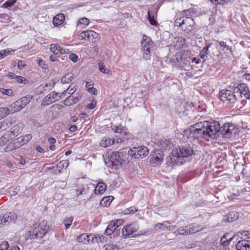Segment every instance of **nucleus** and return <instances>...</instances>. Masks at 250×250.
<instances>
[{
  "label": "nucleus",
  "mask_w": 250,
  "mask_h": 250,
  "mask_svg": "<svg viewBox=\"0 0 250 250\" xmlns=\"http://www.w3.org/2000/svg\"><path fill=\"white\" fill-rule=\"evenodd\" d=\"M138 209L135 207H130L128 208L125 209L123 211V213L125 214H133L136 211H137Z\"/></svg>",
  "instance_id": "45"
},
{
  "label": "nucleus",
  "mask_w": 250,
  "mask_h": 250,
  "mask_svg": "<svg viewBox=\"0 0 250 250\" xmlns=\"http://www.w3.org/2000/svg\"><path fill=\"white\" fill-rule=\"evenodd\" d=\"M56 97V94L55 91L51 92L46 95L42 102L41 105L42 106H48L55 101H57Z\"/></svg>",
  "instance_id": "14"
},
{
  "label": "nucleus",
  "mask_w": 250,
  "mask_h": 250,
  "mask_svg": "<svg viewBox=\"0 0 250 250\" xmlns=\"http://www.w3.org/2000/svg\"><path fill=\"white\" fill-rule=\"evenodd\" d=\"M190 228L188 226L185 227H181L177 229V232L179 235H187L190 234V230H188Z\"/></svg>",
  "instance_id": "34"
},
{
  "label": "nucleus",
  "mask_w": 250,
  "mask_h": 250,
  "mask_svg": "<svg viewBox=\"0 0 250 250\" xmlns=\"http://www.w3.org/2000/svg\"><path fill=\"white\" fill-rule=\"evenodd\" d=\"M65 20V17L63 14L60 13L55 16L53 20V23L55 26H58L61 25Z\"/></svg>",
  "instance_id": "21"
},
{
  "label": "nucleus",
  "mask_w": 250,
  "mask_h": 250,
  "mask_svg": "<svg viewBox=\"0 0 250 250\" xmlns=\"http://www.w3.org/2000/svg\"><path fill=\"white\" fill-rule=\"evenodd\" d=\"M30 96H24L9 106L11 114L18 112L23 109L30 101Z\"/></svg>",
  "instance_id": "6"
},
{
  "label": "nucleus",
  "mask_w": 250,
  "mask_h": 250,
  "mask_svg": "<svg viewBox=\"0 0 250 250\" xmlns=\"http://www.w3.org/2000/svg\"><path fill=\"white\" fill-rule=\"evenodd\" d=\"M235 90H236L237 91H240L241 93L244 95L245 98L248 99L250 98V92L246 84L241 83L239 84L237 87H235Z\"/></svg>",
  "instance_id": "17"
},
{
  "label": "nucleus",
  "mask_w": 250,
  "mask_h": 250,
  "mask_svg": "<svg viewBox=\"0 0 250 250\" xmlns=\"http://www.w3.org/2000/svg\"><path fill=\"white\" fill-rule=\"evenodd\" d=\"M112 199V196L104 197L101 200L100 204L103 206H107L109 205Z\"/></svg>",
  "instance_id": "37"
},
{
  "label": "nucleus",
  "mask_w": 250,
  "mask_h": 250,
  "mask_svg": "<svg viewBox=\"0 0 250 250\" xmlns=\"http://www.w3.org/2000/svg\"><path fill=\"white\" fill-rule=\"evenodd\" d=\"M68 166L69 162L68 160H62L57 164L56 165V168L57 169L58 172H61L64 168L67 167Z\"/></svg>",
  "instance_id": "27"
},
{
  "label": "nucleus",
  "mask_w": 250,
  "mask_h": 250,
  "mask_svg": "<svg viewBox=\"0 0 250 250\" xmlns=\"http://www.w3.org/2000/svg\"><path fill=\"white\" fill-rule=\"evenodd\" d=\"M8 226L4 215H0V228Z\"/></svg>",
  "instance_id": "55"
},
{
  "label": "nucleus",
  "mask_w": 250,
  "mask_h": 250,
  "mask_svg": "<svg viewBox=\"0 0 250 250\" xmlns=\"http://www.w3.org/2000/svg\"><path fill=\"white\" fill-rule=\"evenodd\" d=\"M217 42L219 43V45L223 47L222 50L225 51V50H229L231 53H232V48L229 46L228 45H227L226 43L223 41L219 42L218 41H216Z\"/></svg>",
  "instance_id": "44"
},
{
  "label": "nucleus",
  "mask_w": 250,
  "mask_h": 250,
  "mask_svg": "<svg viewBox=\"0 0 250 250\" xmlns=\"http://www.w3.org/2000/svg\"><path fill=\"white\" fill-rule=\"evenodd\" d=\"M74 88V87L73 88H71V89L68 88L66 91H64L61 94H60V93H57L55 92V93L56 94V98H57V101L60 99V98H63L66 95V93H68L69 94L72 95L75 91H73V89Z\"/></svg>",
  "instance_id": "35"
},
{
  "label": "nucleus",
  "mask_w": 250,
  "mask_h": 250,
  "mask_svg": "<svg viewBox=\"0 0 250 250\" xmlns=\"http://www.w3.org/2000/svg\"><path fill=\"white\" fill-rule=\"evenodd\" d=\"M185 19V17L181 15L180 18H176L175 21V25L176 26H179L181 27L182 24H183V23H184Z\"/></svg>",
  "instance_id": "47"
},
{
  "label": "nucleus",
  "mask_w": 250,
  "mask_h": 250,
  "mask_svg": "<svg viewBox=\"0 0 250 250\" xmlns=\"http://www.w3.org/2000/svg\"><path fill=\"white\" fill-rule=\"evenodd\" d=\"M212 122H215L218 124L216 131L214 133V138L216 136H221L224 138H229L233 133H235L234 131L235 128L234 125L230 123H227L224 124L220 127V124L218 122L216 121H212Z\"/></svg>",
  "instance_id": "4"
},
{
  "label": "nucleus",
  "mask_w": 250,
  "mask_h": 250,
  "mask_svg": "<svg viewBox=\"0 0 250 250\" xmlns=\"http://www.w3.org/2000/svg\"><path fill=\"white\" fill-rule=\"evenodd\" d=\"M174 152L175 151H173L171 154L167 157L166 159L167 163L169 166L180 165L185 162V161H182L177 154H174Z\"/></svg>",
  "instance_id": "11"
},
{
  "label": "nucleus",
  "mask_w": 250,
  "mask_h": 250,
  "mask_svg": "<svg viewBox=\"0 0 250 250\" xmlns=\"http://www.w3.org/2000/svg\"><path fill=\"white\" fill-rule=\"evenodd\" d=\"M16 80L17 83H26L27 82H28V81L27 79L20 76H17Z\"/></svg>",
  "instance_id": "56"
},
{
  "label": "nucleus",
  "mask_w": 250,
  "mask_h": 250,
  "mask_svg": "<svg viewBox=\"0 0 250 250\" xmlns=\"http://www.w3.org/2000/svg\"><path fill=\"white\" fill-rule=\"evenodd\" d=\"M190 66V57H184L181 61V65H180L181 68L187 70Z\"/></svg>",
  "instance_id": "26"
},
{
  "label": "nucleus",
  "mask_w": 250,
  "mask_h": 250,
  "mask_svg": "<svg viewBox=\"0 0 250 250\" xmlns=\"http://www.w3.org/2000/svg\"><path fill=\"white\" fill-rule=\"evenodd\" d=\"M60 46L56 44H52L50 45V50L54 54L59 53Z\"/></svg>",
  "instance_id": "48"
},
{
  "label": "nucleus",
  "mask_w": 250,
  "mask_h": 250,
  "mask_svg": "<svg viewBox=\"0 0 250 250\" xmlns=\"http://www.w3.org/2000/svg\"><path fill=\"white\" fill-rule=\"evenodd\" d=\"M69 59L75 62L77 61L78 56L75 54H71L69 57Z\"/></svg>",
  "instance_id": "61"
},
{
  "label": "nucleus",
  "mask_w": 250,
  "mask_h": 250,
  "mask_svg": "<svg viewBox=\"0 0 250 250\" xmlns=\"http://www.w3.org/2000/svg\"><path fill=\"white\" fill-rule=\"evenodd\" d=\"M10 113L11 112L9 107H0V118H3Z\"/></svg>",
  "instance_id": "39"
},
{
  "label": "nucleus",
  "mask_w": 250,
  "mask_h": 250,
  "mask_svg": "<svg viewBox=\"0 0 250 250\" xmlns=\"http://www.w3.org/2000/svg\"><path fill=\"white\" fill-rule=\"evenodd\" d=\"M211 44L210 43H206V46L202 49V50L200 51L199 54V56L200 58L203 60V62L205 61V57L208 54V52L209 48L210 47Z\"/></svg>",
  "instance_id": "32"
},
{
  "label": "nucleus",
  "mask_w": 250,
  "mask_h": 250,
  "mask_svg": "<svg viewBox=\"0 0 250 250\" xmlns=\"http://www.w3.org/2000/svg\"><path fill=\"white\" fill-rule=\"evenodd\" d=\"M15 50L14 49H11L10 50L9 48L0 50V57H1V58H3L7 56L11 52H15Z\"/></svg>",
  "instance_id": "46"
},
{
  "label": "nucleus",
  "mask_w": 250,
  "mask_h": 250,
  "mask_svg": "<svg viewBox=\"0 0 250 250\" xmlns=\"http://www.w3.org/2000/svg\"><path fill=\"white\" fill-rule=\"evenodd\" d=\"M94 188V185L90 183L86 184H82L81 187L79 188V195L85 194L86 195V197L88 199L90 198V194L93 191Z\"/></svg>",
  "instance_id": "12"
},
{
  "label": "nucleus",
  "mask_w": 250,
  "mask_h": 250,
  "mask_svg": "<svg viewBox=\"0 0 250 250\" xmlns=\"http://www.w3.org/2000/svg\"><path fill=\"white\" fill-rule=\"evenodd\" d=\"M0 92L3 94L9 96L13 95V91L12 89H7L4 88H1Z\"/></svg>",
  "instance_id": "49"
},
{
  "label": "nucleus",
  "mask_w": 250,
  "mask_h": 250,
  "mask_svg": "<svg viewBox=\"0 0 250 250\" xmlns=\"http://www.w3.org/2000/svg\"><path fill=\"white\" fill-rule=\"evenodd\" d=\"M114 229L110 228L109 226H107L106 229L105 230L104 233L107 235H110L113 233Z\"/></svg>",
  "instance_id": "62"
},
{
  "label": "nucleus",
  "mask_w": 250,
  "mask_h": 250,
  "mask_svg": "<svg viewBox=\"0 0 250 250\" xmlns=\"http://www.w3.org/2000/svg\"><path fill=\"white\" fill-rule=\"evenodd\" d=\"M18 148L19 147L18 146L17 144L16 143L15 140H14L5 147L4 151L6 152H8Z\"/></svg>",
  "instance_id": "33"
},
{
  "label": "nucleus",
  "mask_w": 250,
  "mask_h": 250,
  "mask_svg": "<svg viewBox=\"0 0 250 250\" xmlns=\"http://www.w3.org/2000/svg\"><path fill=\"white\" fill-rule=\"evenodd\" d=\"M69 53V50L66 48H62L60 46L59 53L60 54H68Z\"/></svg>",
  "instance_id": "64"
},
{
  "label": "nucleus",
  "mask_w": 250,
  "mask_h": 250,
  "mask_svg": "<svg viewBox=\"0 0 250 250\" xmlns=\"http://www.w3.org/2000/svg\"><path fill=\"white\" fill-rule=\"evenodd\" d=\"M107 186L103 182L99 183L96 187H94V194L96 195L102 194L106 190Z\"/></svg>",
  "instance_id": "20"
},
{
  "label": "nucleus",
  "mask_w": 250,
  "mask_h": 250,
  "mask_svg": "<svg viewBox=\"0 0 250 250\" xmlns=\"http://www.w3.org/2000/svg\"><path fill=\"white\" fill-rule=\"evenodd\" d=\"M17 1V0H8L1 6V7L9 9L13 6Z\"/></svg>",
  "instance_id": "41"
},
{
  "label": "nucleus",
  "mask_w": 250,
  "mask_h": 250,
  "mask_svg": "<svg viewBox=\"0 0 250 250\" xmlns=\"http://www.w3.org/2000/svg\"><path fill=\"white\" fill-rule=\"evenodd\" d=\"M49 226L47 221L43 220L39 224L36 223L33 225L32 231H29L25 234L26 239L42 238L48 232Z\"/></svg>",
  "instance_id": "2"
},
{
  "label": "nucleus",
  "mask_w": 250,
  "mask_h": 250,
  "mask_svg": "<svg viewBox=\"0 0 250 250\" xmlns=\"http://www.w3.org/2000/svg\"><path fill=\"white\" fill-rule=\"evenodd\" d=\"M225 221L229 222H232L236 220L239 217V214L236 211H230L227 215L225 216Z\"/></svg>",
  "instance_id": "22"
},
{
  "label": "nucleus",
  "mask_w": 250,
  "mask_h": 250,
  "mask_svg": "<svg viewBox=\"0 0 250 250\" xmlns=\"http://www.w3.org/2000/svg\"><path fill=\"white\" fill-rule=\"evenodd\" d=\"M74 79L73 74L68 73L62 77L61 82L62 83H69Z\"/></svg>",
  "instance_id": "30"
},
{
  "label": "nucleus",
  "mask_w": 250,
  "mask_h": 250,
  "mask_svg": "<svg viewBox=\"0 0 250 250\" xmlns=\"http://www.w3.org/2000/svg\"><path fill=\"white\" fill-rule=\"evenodd\" d=\"M174 40L176 41V45L178 47H181L185 44L186 40L182 37L175 38Z\"/></svg>",
  "instance_id": "43"
},
{
  "label": "nucleus",
  "mask_w": 250,
  "mask_h": 250,
  "mask_svg": "<svg viewBox=\"0 0 250 250\" xmlns=\"http://www.w3.org/2000/svg\"><path fill=\"white\" fill-rule=\"evenodd\" d=\"M110 228L114 229V231H115L116 229L118 228V225L115 223V222L114 221H111L110 224L108 225Z\"/></svg>",
  "instance_id": "60"
},
{
  "label": "nucleus",
  "mask_w": 250,
  "mask_h": 250,
  "mask_svg": "<svg viewBox=\"0 0 250 250\" xmlns=\"http://www.w3.org/2000/svg\"><path fill=\"white\" fill-rule=\"evenodd\" d=\"M148 152V149L146 146H142L133 147L128 151V154L134 158L139 159L146 157Z\"/></svg>",
  "instance_id": "9"
},
{
  "label": "nucleus",
  "mask_w": 250,
  "mask_h": 250,
  "mask_svg": "<svg viewBox=\"0 0 250 250\" xmlns=\"http://www.w3.org/2000/svg\"><path fill=\"white\" fill-rule=\"evenodd\" d=\"M73 221V218L70 217L64 220L63 223L64 224L66 229H67L71 226Z\"/></svg>",
  "instance_id": "53"
},
{
  "label": "nucleus",
  "mask_w": 250,
  "mask_h": 250,
  "mask_svg": "<svg viewBox=\"0 0 250 250\" xmlns=\"http://www.w3.org/2000/svg\"><path fill=\"white\" fill-rule=\"evenodd\" d=\"M138 227L132 224L127 225L125 226L122 229L123 236L125 237L129 236L133 233L137 231Z\"/></svg>",
  "instance_id": "15"
},
{
  "label": "nucleus",
  "mask_w": 250,
  "mask_h": 250,
  "mask_svg": "<svg viewBox=\"0 0 250 250\" xmlns=\"http://www.w3.org/2000/svg\"><path fill=\"white\" fill-rule=\"evenodd\" d=\"M94 238V235L92 234H87L83 233L79 236V243H81L84 244H88L90 242H93Z\"/></svg>",
  "instance_id": "18"
},
{
  "label": "nucleus",
  "mask_w": 250,
  "mask_h": 250,
  "mask_svg": "<svg viewBox=\"0 0 250 250\" xmlns=\"http://www.w3.org/2000/svg\"><path fill=\"white\" fill-rule=\"evenodd\" d=\"M236 249L237 250H250V240L238 241L236 244Z\"/></svg>",
  "instance_id": "19"
},
{
  "label": "nucleus",
  "mask_w": 250,
  "mask_h": 250,
  "mask_svg": "<svg viewBox=\"0 0 250 250\" xmlns=\"http://www.w3.org/2000/svg\"><path fill=\"white\" fill-rule=\"evenodd\" d=\"M164 159L163 152L161 149H157L150 154V164L153 167L160 165Z\"/></svg>",
  "instance_id": "8"
},
{
  "label": "nucleus",
  "mask_w": 250,
  "mask_h": 250,
  "mask_svg": "<svg viewBox=\"0 0 250 250\" xmlns=\"http://www.w3.org/2000/svg\"><path fill=\"white\" fill-rule=\"evenodd\" d=\"M228 234H226V235H224L221 239L220 242L221 244L223 247H226L228 246L229 244V243L232 241V240L233 239L234 237H232L229 239H227V237Z\"/></svg>",
  "instance_id": "36"
},
{
  "label": "nucleus",
  "mask_w": 250,
  "mask_h": 250,
  "mask_svg": "<svg viewBox=\"0 0 250 250\" xmlns=\"http://www.w3.org/2000/svg\"><path fill=\"white\" fill-rule=\"evenodd\" d=\"M183 59V56L182 53L178 52L176 55L172 59V62H174V65L176 66H180L181 65V61Z\"/></svg>",
  "instance_id": "29"
},
{
  "label": "nucleus",
  "mask_w": 250,
  "mask_h": 250,
  "mask_svg": "<svg viewBox=\"0 0 250 250\" xmlns=\"http://www.w3.org/2000/svg\"><path fill=\"white\" fill-rule=\"evenodd\" d=\"M99 66V70L103 73L105 74H111V71L109 70L106 68L105 67V65H104V63L102 62H100L98 63Z\"/></svg>",
  "instance_id": "38"
},
{
  "label": "nucleus",
  "mask_w": 250,
  "mask_h": 250,
  "mask_svg": "<svg viewBox=\"0 0 250 250\" xmlns=\"http://www.w3.org/2000/svg\"><path fill=\"white\" fill-rule=\"evenodd\" d=\"M147 15V18L150 22V23L152 25H156L157 23V21L154 19L153 17H151L149 10L148 11Z\"/></svg>",
  "instance_id": "52"
},
{
  "label": "nucleus",
  "mask_w": 250,
  "mask_h": 250,
  "mask_svg": "<svg viewBox=\"0 0 250 250\" xmlns=\"http://www.w3.org/2000/svg\"><path fill=\"white\" fill-rule=\"evenodd\" d=\"M114 139H111L108 137H104L101 140L100 145L101 146L106 147L114 144Z\"/></svg>",
  "instance_id": "24"
},
{
  "label": "nucleus",
  "mask_w": 250,
  "mask_h": 250,
  "mask_svg": "<svg viewBox=\"0 0 250 250\" xmlns=\"http://www.w3.org/2000/svg\"><path fill=\"white\" fill-rule=\"evenodd\" d=\"M89 23V21L87 18H82L79 19V27L82 28L86 27Z\"/></svg>",
  "instance_id": "40"
},
{
  "label": "nucleus",
  "mask_w": 250,
  "mask_h": 250,
  "mask_svg": "<svg viewBox=\"0 0 250 250\" xmlns=\"http://www.w3.org/2000/svg\"><path fill=\"white\" fill-rule=\"evenodd\" d=\"M94 32L92 30L84 31L79 34V40L88 41L91 36H93Z\"/></svg>",
  "instance_id": "23"
},
{
  "label": "nucleus",
  "mask_w": 250,
  "mask_h": 250,
  "mask_svg": "<svg viewBox=\"0 0 250 250\" xmlns=\"http://www.w3.org/2000/svg\"><path fill=\"white\" fill-rule=\"evenodd\" d=\"M87 90L91 94H92L93 95H97V89L93 87V86L92 87H88Z\"/></svg>",
  "instance_id": "59"
},
{
  "label": "nucleus",
  "mask_w": 250,
  "mask_h": 250,
  "mask_svg": "<svg viewBox=\"0 0 250 250\" xmlns=\"http://www.w3.org/2000/svg\"><path fill=\"white\" fill-rule=\"evenodd\" d=\"M6 222L8 225L10 223H14L17 219V215L13 212H8L4 214Z\"/></svg>",
  "instance_id": "25"
},
{
  "label": "nucleus",
  "mask_w": 250,
  "mask_h": 250,
  "mask_svg": "<svg viewBox=\"0 0 250 250\" xmlns=\"http://www.w3.org/2000/svg\"><path fill=\"white\" fill-rule=\"evenodd\" d=\"M192 13L193 12L191 10L188 9L183 11L182 13H181V15L185 17H190L192 16Z\"/></svg>",
  "instance_id": "54"
},
{
  "label": "nucleus",
  "mask_w": 250,
  "mask_h": 250,
  "mask_svg": "<svg viewBox=\"0 0 250 250\" xmlns=\"http://www.w3.org/2000/svg\"><path fill=\"white\" fill-rule=\"evenodd\" d=\"M126 158L123 152H114L109 157V162L107 163V166L113 169H118L122 164L126 163Z\"/></svg>",
  "instance_id": "3"
},
{
  "label": "nucleus",
  "mask_w": 250,
  "mask_h": 250,
  "mask_svg": "<svg viewBox=\"0 0 250 250\" xmlns=\"http://www.w3.org/2000/svg\"><path fill=\"white\" fill-rule=\"evenodd\" d=\"M26 65L25 62L23 61H19L18 62V67L19 69H22Z\"/></svg>",
  "instance_id": "58"
},
{
  "label": "nucleus",
  "mask_w": 250,
  "mask_h": 250,
  "mask_svg": "<svg viewBox=\"0 0 250 250\" xmlns=\"http://www.w3.org/2000/svg\"><path fill=\"white\" fill-rule=\"evenodd\" d=\"M9 248V244L7 242L3 241L0 245V250H7Z\"/></svg>",
  "instance_id": "57"
},
{
  "label": "nucleus",
  "mask_w": 250,
  "mask_h": 250,
  "mask_svg": "<svg viewBox=\"0 0 250 250\" xmlns=\"http://www.w3.org/2000/svg\"><path fill=\"white\" fill-rule=\"evenodd\" d=\"M78 102V98L74 96H69L64 101V104L66 105H71V104L77 103Z\"/></svg>",
  "instance_id": "28"
},
{
  "label": "nucleus",
  "mask_w": 250,
  "mask_h": 250,
  "mask_svg": "<svg viewBox=\"0 0 250 250\" xmlns=\"http://www.w3.org/2000/svg\"><path fill=\"white\" fill-rule=\"evenodd\" d=\"M166 224H169L167 222H165L164 223H158L155 226V229L156 230L160 229L165 230L166 229H168L169 230H172L174 227L172 226H169L168 227L167 226Z\"/></svg>",
  "instance_id": "31"
},
{
  "label": "nucleus",
  "mask_w": 250,
  "mask_h": 250,
  "mask_svg": "<svg viewBox=\"0 0 250 250\" xmlns=\"http://www.w3.org/2000/svg\"><path fill=\"white\" fill-rule=\"evenodd\" d=\"M175 151L174 154H177L182 161H185V158L191 156L193 152V148L191 145L182 146Z\"/></svg>",
  "instance_id": "7"
},
{
  "label": "nucleus",
  "mask_w": 250,
  "mask_h": 250,
  "mask_svg": "<svg viewBox=\"0 0 250 250\" xmlns=\"http://www.w3.org/2000/svg\"><path fill=\"white\" fill-rule=\"evenodd\" d=\"M188 227L190 228V229H188L190 230V234L195 233L200 231L202 229L199 226L194 224L189 225Z\"/></svg>",
  "instance_id": "42"
},
{
  "label": "nucleus",
  "mask_w": 250,
  "mask_h": 250,
  "mask_svg": "<svg viewBox=\"0 0 250 250\" xmlns=\"http://www.w3.org/2000/svg\"><path fill=\"white\" fill-rule=\"evenodd\" d=\"M141 44L143 58L146 60L149 59L150 58V50L154 46L153 42L149 37L144 35L141 41Z\"/></svg>",
  "instance_id": "5"
},
{
  "label": "nucleus",
  "mask_w": 250,
  "mask_h": 250,
  "mask_svg": "<svg viewBox=\"0 0 250 250\" xmlns=\"http://www.w3.org/2000/svg\"><path fill=\"white\" fill-rule=\"evenodd\" d=\"M111 127L112 130H113L115 132L117 133H121L123 131L124 128V127H123L122 125H112Z\"/></svg>",
  "instance_id": "51"
},
{
  "label": "nucleus",
  "mask_w": 250,
  "mask_h": 250,
  "mask_svg": "<svg viewBox=\"0 0 250 250\" xmlns=\"http://www.w3.org/2000/svg\"><path fill=\"white\" fill-rule=\"evenodd\" d=\"M219 98L223 102L228 101L232 104L236 101V95L233 92L228 89H223L219 93Z\"/></svg>",
  "instance_id": "10"
},
{
  "label": "nucleus",
  "mask_w": 250,
  "mask_h": 250,
  "mask_svg": "<svg viewBox=\"0 0 250 250\" xmlns=\"http://www.w3.org/2000/svg\"><path fill=\"white\" fill-rule=\"evenodd\" d=\"M233 93L234 95H236V100L238 98H240L242 97V94L241 93L240 91H237L236 90H235V87L233 89Z\"/></svg>",
  "instance_id": "63"
},
{
  "label": "nucleus",
  "mask_w": 250,
  "mask_h": 250,
  "mask_svg": "<svg viewBox=\"0 0 250 250\" xmlns=\"http://www.w3.org/2000/svg\"><path fill=\"white\" fill-rule=\"evenodd\" d=\"M32 136L31 134H26L23 136L19 137L16 139H14L16 143L17 144L18 146L20 147L21 146L27 143L30 140H31Z\"/></svg>",
  "instance_id": "16"
},
{
  "label": "nucleus",
  "mask_w": 250,
  "mask_h": 250,
  "mask_svg": "<svg viewBox=\"0 0 250 250\" xmlns=\"http://www.w3.org/2000/svg\"><path fill=\"white\" fill-rule=\"evenodd\" d=\"M194 24V21L191 17H185L184 23L182 24L181 28L185 33L188 34L193 30Z\"/></svg>",
  "instance_id": "13"
},
{
  "label": "nucleus",
  "mask_w": 250,
  "mask_h": 250,
  "mask_svg": "<svg viewBox=\"0 0 250 250\" xmlns=\"http://www.w3.org/2000/svg\"><path fill=\"white\" fill-rule=\"evenodd\" d=\"M212 2L215 4H222L224 5L227 3L230 2L231 0H210Z\"/></svg>",
  "instance_id": "50"
},
{
  "label": "nucleus",
  "mask_w": 250,
  "mask_h": 250,
  "mask_svg": "<svg viewBox=\"0 0 250 250\" xmlns=\"http://www.w3.org/2000/svg\"><path fill=\"white\" fill-rule=\"evenodd\" d=\"M218 123L215 122L205 121L191 125L188 130V138L198 139L214 138V133L218 127Z\"/></svg>",
  "instance_id": "1"
}]
</instances>
